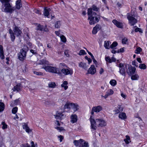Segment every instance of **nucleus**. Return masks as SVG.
I'll return each instance as SVG.
<instances>
[{"label": "nucleus", "mask_w": 147, "mask_h": 147, "mask_svg": "<svg viewBox=\"0 0 147 147\" xmlns=\"http://www.w3.org/2000/svg\"><path fill=\"white\" fill-rule=\"evenodd\" d=\"M11 0H0L2 4L1 9L5 13H11L15 10V8L12 6V4L10 3Z\"/></svg>", "instance_id": "1"}, {"label": "nucleus", "mask_w": 147, "mask_h": 147, "mask_svg": "<svg viewBox=\"0 0 147 147\" xmlns=\"http://www.w3.org/2000/svg\"><path fill=\"white\" fill-rule=\"evenodd\" d=\"M28 49L26 46H24L23 48L20 50V53L18 54V59L21 61H23L26 58Z\"/></svg>", "instance_id": "2"}, {"label": "nucleus", "mask_w": 147, "mask_h": 147, "mask_svg": "<svg viewBox=\"0 0 147 147\" xmlns=\"http://www.w3.org/2000/svg\"><path fill=\"white\" fill-rule=\"evenodd\" d=\"M66 109H71L75 110H78L79 109V106L77 104L67 102L63 106V109L65 110Z\"/></svg>", "instance_id": "3"}, {"label": "nucleus", "mask_w": 147, "mask_h": 147, "mask_svg": "<svg viewBox=\"0 0 147 147\" xmlns=\"http://www.w3.org/2000/svg\"><path fill=\"white\" fill-rule=\"evenodd\" d=\"M42 68L44 69L46 71L53 73H57L59 75H61V73L59 71L58 69L54 67L47 66L43 67Z\"/></svg>", "instance_id": "4"}, {"label": "nucleus", "mask_w": 147, "mask_h": 147, "mask_svg": "<svg viewBox=\"0 0 147 147\" xmlns=\"http://www.w3.org/2000/svg\"><path fill=\"white\" fill-rule=\"evenodd\" d=\"M100 19L99 16H88V20H89V24L90 25L94 24L98 22Z\"/></svg>", "instance_id": "5"}, {"label": "nucleus", "mask_w": 147, "mask_h": 147, "mask_svg": "<svg viewBox=\"0 0 147 147\" xmlns=\"http://www.w3.org/2000/svg\"><path fill=\"white\" fill-rule=\"evenodd\" d=\"M90 121L91 123V128L95 130L97 128V125L98 126V123H96V119L95 121V119L92 118L91 115L90 118Z\"/></svg>", "instance_id": "6"}, {"label": "nucleus", "mask_w": 147, "mask_h": 147, "mask_svg": "<svg viewBox=\"0 0 147 147\" xmlns=\"http://www.w3.org/2000/svg\"><path fill=\"white\" fill-rule=\"evenodd\" d=\"M73 71L72 69L69 68L68 69L63 68L61 69V73L65 75H72L73 74Z\"/></svg>", "instance_id": "7"}, {"label": "nucleus", "mask_w": 147, "mask_h": 147, "mask_svg": "<svg viewBox=\"0 0 147 147\" xmlns=\"http://www.w3.org/2000/svg\"><path fill=\"white\" fill-rule=\"evenodd\" d=\"M131 16H129V23L131 26H133L136 24L137 22V20L134 18L135 17V12L133 14H131Z\"/></svg>", "instance_id": "8"}, {"label": "nucleus", "mask_w": 147, "mask_h": 147, "mask_svg": "<svg viewBox=\"0 0 147 147\" xmlns=\"http://www.w3.org/2000/svg\"><path fill=\"white\" fill-rule=\"evenodd\" d=\"M96 123H98V127L105 126L107 125L105 121L102 119H96Z\"/></svg>", "instance_id": "9"}, {"label": "nucleus", "mask_w": 147, "mask_h": 147, "mask_svg": "<svg viewBox=\"0 0 147 147\" xmlns=\"http://www.w3.org/2000/svg\"><path fill=\"white\" fill-rule=\"evenodd\" d=\"M13 31L15 34L17 36H19L21 35L22 33V31L18 27L15 26L13 29Z\"/></svg>", "instance_id": "10"}, {"label": "nucleus", "mask_w": 147, "mask_h": 147, "mask_svg": "<svg viewBox=\"0 0 147 147\" xmlns=\"http://www.w3.org/2000/svg\"><path fill=\"white\" fill-rule=\"evenodd\" d=\"M119 72L122 75L125 76L126 73L125 72L124 65L123 64L120 63L119 65Z\"/></svg>", "instance_id": "11"}, {"label": "nucleus", "mask_w": 147, "mask_h": 147, "mask_svg": "<svg viewBox=\"0 0 147 147\" xmlns=\"http://www.w3.org/2000/svg\"><path fill=\"white\" fill-rule=\"evenodd\" d=\"M96 71V68L93 65H92L88 69V72L89 74L93 75L95 73Z\"/></svg>", "instance_id": "12"}, {"label": "nucleus", "mask_w": 147, "mask_h": 147, "mask_svg": "<svg viewBox=\"0 0 147 147\" xmlns=\"http://www.w3.org/2000/svg\"><path fill=\"white\" fill-rule=\"evenodd\" d=\"M64 112H62L60 111H57L56 113V114L54 115L55 118L57 119H59L61 118L62 116L64 115V114L63 113Z\"/></svg>", "instance_id": "13"}, {"label": "nucleus", "mask_w": 147, "mask_h": 147, "mask_svg": "<svg viewBox=\"0 0 147 147\" xmlns=\"http://www.w3.org/2000/svg\"><path fill=\"white\" fill-rule=\"evenodd\" d=\"M23 87V86L22 85V83H19L14 87L13 91H16L17 92H19L21 90Z\"/></svg>", "instance_id": "14"}, {"label": "nucleus", "mask_w": 147, "mask_h": 147, "mask_svg": "<svg viewBox=\"0 0 147 147\" xmlns=\"http://www.w3.org/2000/svg\"><path fill=\"white\" fill-rule=\"evenodd\" d=\"M22 127L24 129H25L26 131L29 134L32 131V129H30L28 127L27 124L26 123H23L22 124Z\"/></svg>", "instance_id": "15"}, {"label": "nucleus", "mask_w": 147, "mask_h": 147, "mask_svg": "<svg viewBox=\"0 0 147 147\" xmlns=\"http://www.w3.org/2000/svg\"><path fill=\"white\" fill-rule=\"evenodd\" d=\"M101 28V26L99 24H97L93 28L92 31V33L93 34H95L97 32L100 30Z\"/></svg>", "instance_id": "16"}, {"label": "nucleus", "mask_w": 147, "mask_h": 147, "mask_svg": "<svg viewBox=\"0 0 147 147\" xmlns=\"http://www.w3.org/2000/svg\"><path fill=\"white\" fill-rule=\"evenodd\" d=\"M87 14L88 16H96V13L93 11L92 8H90L88 10Z\"/></svg>", "instance_id": "17"}, {"label": "nucleus", "mask_w": 147, "mask_h": 147, "mask_svg": "<svg viewBox=\"0 0 147 147\" xmlns=\"http://www.w3.org/2000/svg\"><path fill=\"white\" fill-rule=\"evenodd\" d=\"M113 23L117 27L120 28H123V25L122 23L118 21L115 20H114L112 21Z\"/></svg>", "instance_id": "18"}, {"label": "nucleus", "mask_w": 147, "mask_h": 147, "mask_svg": "<svg viewBox=\"0 0 147 147\" xmlns=\"http://www.w3.org/2000/svg\"><path fill=\"white\" fill-rule=\"evenodd\" d=\"M70 122L74 123L76 122L77 120V117L76 115H72L70 117Z\"/></svg>", "instance_id": "19"}, {"label": "nucleus", "mask_w": 147, "mask_h": 147, "mask_svg": "<svg viewBox=\"0 0 147 147\" xmlns=\"http://www.w3.org/2000/svg\"><path fill=\"white\" fill-rule=\"evenodd\" d=\"M84 141V140L82 139H80L79 140H74V145L76 146H78L80 144H82L83 143Z\"/></svg>", "instance_id": "20"}, {"label": "nucleus", "mask_w": 147, "mask_h": 147, "mask_svg": "<svg viewBox=\"0 0 147 147\" xmlns=\"http://www.w3.org/2000/svg\"><path fill=\"white\" fill-rule=\"evenodd\" d=\"M130 75L131 76V78L132 80H138L139 78V76L137 73Z\"/></svg>", "instance_id": "21"}, {"label": "nucleus", "mask_w": 147, "mask_h": 147, "mask_svg": "<svg viewBox=\"0 0 147 147\" xmlns=\"http://www.w3.org/2000/svg\"><path fill=\"white\" fill-rule=\"evenodd\" d=\"M20 103V98L16 99L15 100L11 102L10 106L12 107H14V106L19 104Z\"/></svg>", "instance_id": "22"}, {"label": "nucleus", "mask_w": 147, "mask_h": 147, "mask_svg": "<svg viewBox=\"0 0 147 147\" xmlns=\"http://www.w3.org/2000/svg\"><path fill=\"white\" fill-rule=\"evenodd\" d=\"M51 11V9L50 8H47L45 7L44 9V12L43 14L46 17L49 18V12Z\"/></svg>", "instance_id": "23"}, {"label": "nucleus", "mask_w": 147, "mask_h": 147, "mask_svg": "<svg viewBox=\"0 0 147 147\" xmlns=\"http://www.w3.org/2000/svg\"><path fill=\"white\" fill-rule=\"evenodd\" d=\"M9 33L10 34V38H11V40L12 42H13L15 39V36H14L15 34L11 29L9 30Z\"/></svg>", "instance_id": "24"}, {"label": "nucleus", "mask_w": 147, "mask_h": 147, "mask_svg": "<svg viewBox=\"0 0 147 147\" xmlns=\"http://www.w3.org/2000/svg\"><path fill=\"white\" fill-rule=\"evenodd\" d=\"M0 57L2 59H4L5 56L4 55L3 46L2 45H0Z\"/></svg>", "instance_id": "25"}, {"label": "nucleus", "mask_w": 147, "mask_h": 147, "mask_svg": "<svg viewBox=\"0 0 147 147\" xmlns=\"http://www.w3.org/2000/svg\"><path fill=\"white\" fill-rule=\"evenodd\" d=\"M22 6V5L21 0H18L16 1V9H19Z\"/></svg>", "instance_id": "26"}, {"label": "nucleus", "mask_w": 147, "mask_h": 147, "mask_svg": "<svg viewBox=\"0 0 147 147\" xmlns=\"http://www.w3.org/2000/svg\"><path fill=\"white\" fill-rule=\"evenodd\" d=\"M137 73V72L136 71V68L135 67L131 66L130 69L129 70V73L130 75L134 74Z\"/></svg>", "instance_id": "27"}, {"label": "nucleus", "mask_w": 147, "mask_h": 147, "mask_svg": "<svg viewBox=\"0 0 147 147\" xmlns=\"http://www.w3.org/2000/svg\"><path fill=\"white\" fill-rule=\"evenodd\" d=\"M79 66L81 67H82L83 69L86 70L87 67H86V63H84L80 62L79 63Z\"/></svg>", "instance_id": "28"}, {"label": "nucleus", "mask_w": 147, "mask_h": 147, "mask_svg": "<svg viewBox=\"0 0 147 147\" xmlns=\"http://www.w3.org/2000/svg\"><path fill=\"white\" fill-rule=\"evenodd\" d=\"M119 117L120 119H124L126 118V116L125 113H121L119 114Z\"/></svg>", "instance_id": "29"}, {"label": "nucleus", "mask_w": 147, "mask_h": 147, "mask_svg": "<svg viewBox=\"0 0 147 147\" xmlns=\"http://www.w3.org/2000/svg\"><path fill=\"white\" fill-rule=\"evenodd\" d=\"M89 146L88 142L84 141L83 143L79 145V147H89Z\"/></svg>", "instance_id": "30"}, {"label": "nucleus", "mask_w": 147, "mask_h": 147, "mask_svg": "<svg viewBox=\"0 0 147 147\" xmlns=\"http://www.w3.org/2000/svg\"><path fill=\"white\" fill-rule=\"evenodd\" d=\"M67 84L68 82L67 81H64L63 82L62 84L61 85V86L62 87H63L65 90H66L68 88Z\"/></svg>", "instance_id": "31"}, {"label": "nucleus", "mask_w": 147, "mask_h": 147, "mask_svg": "<svg viewBox=\"0 0 147 147\" xmlns=\"http://www.w3.org/2000/svg\"><path fill=\"white\" fill-rule=\"evenodd\" d=\"M111 42L109 41H105L104 44V46L106 49H109L110 48L109 47V45L110 44Z\"/></svg>", "instance_id": "32"}, {"label": "nucleus", "mask_w": 147, "mask_h": 147, "mask_svg": "<svg viewBox=\"0 0 147 147\" xmlns=\"http://www.w3.org/2000/svg\"><path fill=\"white\" fill-rule=\"evenodd\" d=\"M102 108L100 106L93 107L92 110H102Z\"/></svg>", "instance_id": "33"}, {"label": "nucleus", "mask_w": 147, "mask_h": 147, "mask_svg": "<svg viewBox=\"0 0 147 147\" xmlns=\"http://www.w3.org/2000/svg\"><path fill=\"white\" fill-rule=\"evenodd\" d=\"M61 22L60 21H57L55 24V28H59L61 26Z\"/></svg>", "instance_id": "34"}, {"label": "nucleus", "mask_w": 147, "mask_h": 147, "mask_svg": "<svg viewBox=\"0 0 147 147\" xmlns=\"http://www.w3.org/2000/svg\"><path fill=\"white\" fill-rule=\"evenodd\" d=\"M117 45L118 43L116 42H114L110 46V48L112 49H114V48L117 46Z\"/></svg>", "instance_id": "35"}, {"label": "nucleus", "mask_w": 147, "mask_h": 147, "mask_svg": "<svg viewBox=\"0 0 147 147\" xmlns=\"http://www.w3.org/2000/svg\"><path fill=\"white\" fill-rule=\"evenodd\" d=\"M44 26H43L39 24L37 26L36 30H40L41 31H43V28Z\"/></svg>", "instance_id": "36"}, {"label": "nucleus", "mask_w": 147, "mask_h": 147, "mask_svg": "<svg viewBox=\"0 0 147 147\" xmlns=\"http://www.w3.org/2000/svg\"><path fill=\"white\" fill-rule=\"evenodd\" d=\"M56 85V84L54 82H50L49 84V86L50 88H54Z\"/></svg>", "instance_id": "37"}, {"label": "nucleus", "mask_w": 147, "mask_h": 147, "mask_svg": "<svg viewBox=\"0 0 147 147\" xmlns=\"http://www.w3.org/2000/svg\"><path fill=\"white\" fill-rule=\"evenodd\" d=\"M91 8L92 10L96 11H98L99 10V8L97 7L95 5H93Z\"/></svg>", "instance_id": "38"}, {"label": "nucleus", "mask_w": 147, "mask_h": 147, "mask_svg": "<svg viewBox=\"0 0 147 147\" xmlns=\"http://www.w3.org/2000/svg\"><path fill=\"white\" fill-rule=\"evenodd\" d=\"M113 93L114 92L112 89H109L106 92V93L109 96L113 94Z\"/></svg>", "instance_id": "39"}, {"label": "nucleus", "mask_w": 147, "mask_h": 147, "mask_svg": "<svg viewBox=\"0 0 147 147\" xmlns=\"http://www.w3.org/2000/svg\"><path fill=\"white\" fill-rule=\"evenodd\" d=\"M139 67L141 69H146V65L144 64H140Z\"/></svg>", "instance_id": "40"}, {"label": "nucleus", "mask_w": 147, "mask_h": 147, "mask_svg": "<svg viewBox=\"0 0 147 147\" xmlns=\"http://www.w3.org/2000/svg\"><path fill=\"white\" fill-rule=\"evenodd\" d=\"M110 83L112 86H115L117 84V82L115 80H113L110 81Z\"/></svg>", "instance_id": "41"}, {"label": "nucleus", "mask_w": 147, "mask_h": 147, "mask_svg": "<svg viewBox=\"0 0 147 147\" xmlns=\"http://www.w3.org/2000/svg\"><path fill=\"white\" fill-rule=\"evenodd\" d=\"M5 107V104L3 102H0V110H4Z\"/></svg>", "instance_id": "42"}, {"label": "nucleus", "mask_w": 147, "mask_h": 147, "mask_svg": "<svg viewBox=\"0 0 147 147\" xmlns=\"http://www.w3.org/2000/svg\"><path fill=\"white\" fill-rule=\"evenodd\" d=\"M60 38L61 41L64 42H66V39L65 37L63 35H62L60 36Z\"/></svg>", "instance_id": "43"}, {"label": "nucleus", "mask_w": 147, "mask_h": 147, "mask_svg": "<svg viewBox=\"0 0 147 147\" xmlns=\"http://www.w3.org/2000/svg\"><path fill=\"white\" fill-rule=\"evenodd\" d=\"M86 53L85 52V51L84 50H81L80 51L79 53H78V55H86Z\"/></svg>", "instance_id": "44"}, {"label": "nucleus", "mask_w": 147, "mask_h": 147, "mask_svg": "<svg viewBox=\"0 0 147 147\" xmlns=\"http://www.w3.org/2000/svg\"><path fill=\"white\" fill-rule=\"evenodd\" d=\"M59 67L60 68H64L66 66L65 63H61L59 64Z\"/></svg>", "instance_id": "45"}, {"label": "nucleus", "mask_w": 147, "mask_h": 147, "mask_svg": "<svg viewBox=\"0 0 147 147\" xmlns=\"http://www.w3.org/2000/svg\"><path fill=\"white\" fill-rule=\"evenodd\" d=\"M142 51V49L140 47H138L137 48L135 51V53L136 54H139L140 52Z\"/></svg>", "instance_id": "46"}, {"label": "nucleus", "mask_w": 147, "mask_h": 147, "mask_svg": "<svg viewBox=\"0 0 147 147\" xmlns=\"http://www.w3.org/2000/svg\"><path fill=\"white\" fill-rule=\"evenodd\" d=\"M1 124L3 125V126L2 127L3 129H4L7 128V125L4 122H2Z\"/></svg>", "instance_id": "47"}, {"label": "nucleus", "mask_w": 147, "mask_h": 147, "mask_svg": "<svg viewBox=\"0 0 147 147\" xmlns=\"http://www.w3.org/2000/svg\"><path fill=\"white\" fill-rule=\"evenodd\" d=\"M105 59L106 62L109 63H111V59L109 57H105Z\"/></svg>", "instance_id": "48"}, {"label": "nucleus", "mask_w": 147, "mask_h": 147, "mask_svg": "<svg viewBox=\"0 0 147 147\" xmlns=\"http://www.w3.org/2000/svg\"><path fill=\"white\" fill-rule=\"evenodd\" d=\"M135 32H139L140 33H142L143 32L142 30L141 29V28H136L135 29Z\"/></svg>", "instance_id": "49"}, {"label": "nucleus", "mask_w": 147, "mask_h": 147, "mask_svg": "<svg viewBox=\"0 0 147 147\" xmlns=\"http://www.w3.org/2000/svg\"><path fill=\"white\" fill-rule=\"evenodd\" d=\"M57 130H58L59 131H62L64 130L65 129L61 127H57L55 128Z\"/></svg>", "instance_id": "50"}, {"label": "nucleus", "mask_w": 147, "mask_h": 147, "mask_svg": "<svg viewBox=\"0 0 147 147\" xmlns=\"http://www.w3.org/2000/svg\"><path fill=\"white\" fill-rule=\"evenodd\" d=\"M127 39L126 38H124L122 39V42L123 44H125L127 41Z\"/></svg>", "instance_id": "51"}, {"label": "nucleus", "mask_w": 147, "mask_h": 147, "mask_svg": "<svg viewBox=\"0 0 147 147\" xmlns=\"http://www.w3.org/2000/svg\"><path fill=\"white\" fill-rule=\"evenodd\" d=\"M85 58L86 59L88 60L89 64H90L92 62V60L90 58H88L87 56H86Z\"/></svg>", "instance_id": "52"}, {"label": "nucleus", "mask_w": 147, "mask_h": 147, "mask_svg": "<svg viewBox=\"0 0 147 147\" xmlns=\"http://www.w3.org/2000/svg\"><path fill=\"white\" fill-rule=\"evenodd\" d=\"M125 49L124 47H123L122 48H121L120 49H118L117 50V53H123L124 52V49Z\"/></svg>", "instance_id": "53"}, {"label": "nucleus", "mask_w": 147, "mask_h": 147, "mask_svg": "<svg viewBox=\"0 0 147 147\" xmlns=\"http://www.w3.org/2000/svg\"><path fill=\"white\" fill-rule=\"evenodd\" d=\"M126 138L124 139V141L126 144H128L129 143L128 140H129V136H126Z\"/></svg>", "instance_id": "54"}, {"label": "nucleus", "mask_w": 147, "mask_h": 147, "mask_svg": "<svg viewBox=\"0 0 147 147\" xmlns=\"http://www.w3.org/2000/svg\"><path fill=\"white\" fill-rule=\"evenodd\" d=\"M30 51V52L34 54H36L37 53L36 50H33L32 49H31Z\"/></svg>", "instance_id": "55"}, {"label": "nucleus", "mask_w": 147, "mask_h": 147, "mask_svg": "<svg viewBox=\"0 0 147 147\" xmlns=\"http://www.w3.org/2000/svg\"><path fill=\"white\" fill-rule=\"evenodd\" d=\"M34 73L35 74L38 75H42V73L41 72H37V71H34Z\"/></svg>", "instance_id": "56"}, {"label": "nucleus", "mask_w": 147, "mask_h": 147, "mask_svg": "<svg viewBox=\"0 0 147 147\" xmlns=\"http://www.w3.org/2000/svg\"><path fill=\"white\" fill-rule=\"evenodd\" d=\"M58 138H59V140L60 142H61L63 139V136L61 135L58 136Z\"/></svg>", "instance_id": "57"}, {"label": "nucleus", "mask_w": 147, "mask_h": 147, "mask_svg": "<svg viewBox=\"0 0 147 147\" xmlns=\"http://www.w3.org/2000/svg\"><path fill=\"white\" fill-rule=\"evenodd\" d=\"M31 147H36V146L37 145V144H36L35 145L34 144V142L33 141H32L31 142Z\"/></svg>", "instance_id": "58"}, {"label": "nucleus", "mask_w": 147, "mask_h": 147, "mask_svg": "<svg viewBox=\"0 0 147 147\" xmlns=\"http://www.w3.org/2000/svg\"><path fill=\"white\" fill-rule=\"evenodd\" d=\"M123 108L121 105H119L117 110H123Z\"/></svg>", "instance_id": "59"}, {"label": "nucleus", "mask_w": 147, "mask_h": 147, "mask_svg": "<svg viewBox=\"0 0 147 147\" xmlns=\"http://www.w3.org/2000/svg\"><path fill=\"white\" fill-rule=\"evenodd\" d=\"M121 96L122 97H123V98H124L125 99L126 98V97H127L126 95L125 94H124L123 93H121Z\"/></svg>", "instance_id": "60"}, {"label": "nucleus", "mask_w": 147, "mask_h": 147, "mask_svg": "<svg viewBox=\"0 0 147 147\" xmlns=\"http://www.w3.org/2000/svg\"><path fill=\"white\" fill-rule=\"evenodd\" d=\"M43 31L47 32L48 31V29L46 27L44 26Z\"/></svg>", "instance_id": "61"}, {"label": "nucleus", "mask_w": 147, "mask_h": 147, "mask_svg": "<svg viewBox=\"0 0 147 147\" xmlns=\"http://www.w3.org/2000/svg\"><path fill=\"white\" fill-rule=\"evenodd\" d=\"M132 64L133 65H135L136 67H138V65H136V61L135 60L133 61L132 62Z\"/></svg>", "instance_id": "62"}, {"label": "nucleus", "mask_w": 147, "mask_h": 147, "mask_svg": "<svg viewBox=\"0 0 147 147\" xmlns=\"http://www.w3.org/2000/svg\"><path fill=\"white\" fill-rule=\"evenodd\" d=\"M137 60L139 63H142V61H141L140 58H137Z\"/></svg>", "instance_id": "63"}, {"label": "nucleus", "mask_w": 147, "mask_h": 147, "mask_svg": "<svg viewBox=\"0 0 147 147\" xmlns=\"http://www.w3.org/2000/svg\"><path fill=\"white\" fill-rule=\"evenodd\" d=\"M103 69L102 68H101L99 72L100 74H101L103 73Z\"/></svg>", "instance_id": "64"}]
</instances>
